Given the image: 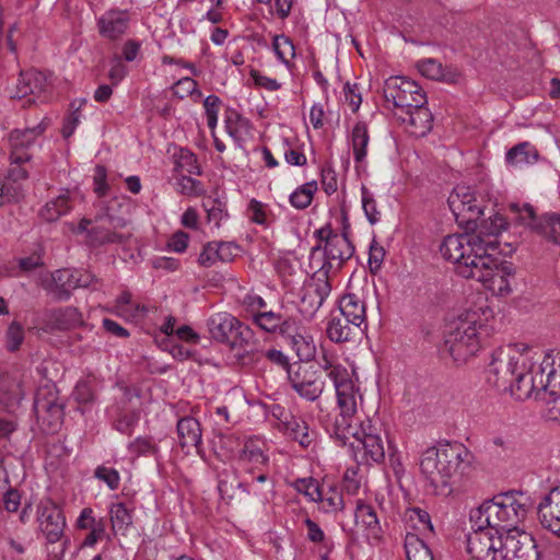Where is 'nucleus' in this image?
Masks as SVG:
<instances>
[{
    "label": "nucleus",
    "mask_w": 560,
    "mask_h": 560,
    "mask_svg": "<svg viewBox=\"0 0 560 560\" xmlns=\"http://www.w3.org/2000/svg\"><path fill=\"white\" fill-rule=\"evenodd\" d=\"M510 208L516 221L540 233L544 222L536 217L535 210L530 205L525 203L520 207L518 205L512 203Z\"/></svg>",
    "instance_id": "obj_46"
},
{
    "label": "nucleus",
    "mask_w": 560,
    "mask_h": 560,
    "mask_svg": "<svg viewBox=\"0 0 560 560\" xmlns=\"http://www.w3.org/2000/svg\"><path fill=\"white\" fill-rule=\"evenodd\" d=\"M69 277H72V270L59 269L51 275V281L45 284V290L52 295L56 301H67L70 299L68 283Z\"/></svg>",
    "instance_id": "obj_37"
},
{
    "label": "nucleus",
    "mask_w": 560,
    "mask_h": 560,
    "mask_svg": "<svg viewBox=\"0 0 560 560\" xmlns=\"http://www.w3.org/2000/svg\"><path fill=\"white\" fill-rule=\"evenodd\" d=\"M481 328V325L477 326L475 313L460 316L450 325L445 334L444 351L448 352L455 362H466L480 348Z\"/></svg>",
    "instance_id": "obj_6"
},
{
    "label": "nucleus",
    "mask_w": 560,
    "mask_h": 560,
    "mask_svg": "<svg viewBox=\"0 0 560 560\" xmlns=\"http://www.w3.org/2000/svg\"><path fill=\"white\" fill-rule=\"evenodd\" d=\"M540 233L550 242L560 246V214L545 218Z\"/></svg>",
    "instance_id": "obj_54"
},
{
    "label": "nucleus",
    "mask_w": 560,
    "mask_h": 560,
    "mask_svg": "<svg viewBox=\"0 0 560 560\" xmlns=\"http://www.w3.org/2000/svg\"><path fill=\"white\" fill-rule=\"evenodd\" d=\"M48 121L43 119L34 127L25 129H15L10 133V142L14 150L28 148L34 143L36 138L40 136L47 128Z\"/></svg>",
    "instance_id": "obj_38"
},
{
    "label": "nucleus",
    "mask_w": 560,
    "mask_h": 560,
    "mask_svg": "<svg viewBox=\"0 0 560 560\" xmlns=\"http://www.w3.org/2000/svg\"><path fill=\"white\" fill-rule=\"evenodd\" d=\"M222 102L219 96L211 94L203 101V107L207 115V125L213 130L218 124V114Z\"/></svg>",
    "instance_id": "obj_58"
},
{
    "label": "nucleus",
    "mask_w": 560,
    "mask_h": 560,
    "mask_svg": "<svg viewBox=\"0 0 560 560\" xmlns=\"http://www.w3.org/2000/svg\"><path fill=\"white\" fill-rule=\"evenodd\" d=\"M361 192H362V207H363L365 217L371 224H375L380 221V211L376 208V201L365 186H362Z\"/></svg>",
    "instance_id": "obj_59"
},
{
    "label": "nucleus",
    "mask_w": 560,
    "mask_h": 560,
    "mask_svg": "<svg viewBox=\"0 0 560 560\" xmlns=\"http://www.w3.org/2000/svg\"><path fill=\"white\" fill-rule=\"evenodd\" d=\"M65 404L60 400L55 385H45L37 389L33 409L42 430L56 433L63 421Z\"/></svg>",
    "instance_id": "obj_9"
},
{
    "label": "nucleus",
    "mask_w": 560,
    "mask_h": 560,
    "mask_svg": "<svg viewBox=\"0 0 560 560\" xmlns=\"http://www.w3.org/2000/svg\"><path fill=\"white\" fill-rule=\"evenodd\" d=\"M140 420L139 411L132 410L130 412L121 413L114 422V428L121 434L130 436L133 433L135 427Z\"/></svg>",
    "instance_id": "obj_55"
},
{
    "label": "nucleus",
    "mask_w": 560,
    "mask_h": 560,
    "mask_svg": "<svg viewBox=\"0 0 560 560\" xmlns=\"http://www.w3.org/2000/svg\"><path fill=\"white\" fill-rule=\"evenodd\" d=\"M126 224V219L112 213L110 207L102 208L94 217V225L89 230L86 244L91 247L124 244L129 236L117 230L125 228Z\"/></svg>",
    "instance_id": "obj_11"
},
{
    "label": "nucleus",
    "mask_w": 560,
    "mask_h": 560,
    "mask_svg": "<svg viewBox=\"0 0 560 560\" xmlns=\"http://www.w3.org/2000/svg\"><path fill=\"white\" fill-rule=\"evenodd\" d=\"M324 362L322 366L327 371V376L334 383L337 404L340 409V412L326 430L341 446L349 445L354 450L365 424V419L361 420L355 417L358 400H361L362 396L346 368L341 364H334L326 358H324Z\"/></svg>",
    "instance_id": "obj_2"
},
{
    "label": "nucleus",
    "mask_w": 560,
    "mask_h": 560,
    "mask_svg": "<svg viewBox=\"0 0 560 560\" xmlns=\"http://www.w3.org/2000/svg\"><path fill=\"white\" fill-rule=\"evenodd\" d=\"M272 48L277 58L284 65H289V59L295 56L294 45L285 35H276L273 37Z\"/></svg>",
    "instance_id": "obj_49"
},
{
    "label": "nucleus",
    "mask_w": 560,
    "mask_h": 560,
    "mask_svg": "<svg viewBox=\"0 0 560 560\" xmlns=\"http://www.w3.org/2000/svg\"><path fill=\"white\" fill-rule=\"evenodd\" d=\"M86 103L85 98H81L79 101H74L71 103V113L65 118V122L62 126V136L65 138H69L73 135L77 126L80 122V109Z\"/></svg>",
    "instance_id": "obj_51"
},
{
    "label": "nucleus",
    "mask_w": 560,
    "mask_h": 560,
    "mask_svg": "<svg viewBox=\"0 0 560 560\" xmlns=\"http://www.w3.org/2000/svg\"><path fill=\"white\" fill-rule=\"evenodd\" d=\"M75 528L79 530H89L88 535L81 542V548L93 547L106 536L105 518H96L91 508H84L81 510L75 521Z\"/></svg>",
    "instance_id": "obj_24"
},
{
    "label": "nucleus",
    "mask_w": 560,
    "mask_h": 560,
    "mask_svg": "<svg viewBox=\"0 0 560 560\" xmlns=\"http://www.w3.org/2000/svg\"><path fill=\"white\" fill-rule=\"evenodd\" d=\"M538 159V150L527 141L514 145L505 154L506 163L514 167L535 164Z\"/></svg>",
    "instance_id": "obj_34"
},
{
    "label": "nucleus",
    "mask_w": 560,
    "mask_h": 560,
    "mask_svg": "<svg viewBox=\"0 0 560 560\" xmlns=\"http://www.w3.org/2000/svg\"><path fill=\"white\" fill-rule=\"evenodd\" d=\"M211 337L225 343L232 351L238 365L247 366L254 361V352L248 349L254 340L253 329L229 313H218L207 320Z\"/></svg>",
    "instance_id": "obj_4"
},
{
    "label": "nucleus",
    "mask_w": 560,
    "mask_h": 560,
    "mask_svg": "<svg viewBox=\"0 0 560 560\" xmlns=\"http://www.w3.org/2000/svg\"><path fill=\"white\" fill-rule=\"evenodd\" d=\"M318 186L316 180L307 182L298 187L289 197L292 207L299 210L306 209L313 200Z\"/></svg>",
    "instance_id": "obj_45"
},
{
    "label": "nucleus",
    "mask_w": 560,
    "mask_h": 560,
    "mask_svg": "<svg viewBox=\"0 0 560 560\" xmlns=\"http://www.w3.org/2000/svg\"><path fill=\"white\" fill-rule=\"evenodd\" d=\"M491 243H485L479 236L472 234H451L444 237L440 252L442 256L455 265V270L460 276V267L467 265L472 268V260L477 257H482V250L486 249Z\"/></svg>",
    "instance_id": "obj_8"
},
{
    "label": "nucleus",
    "mask_w": 560,
    "mask_h": 560,
    "mask_svg": "<svg viewBox=\"0 0 560 560\" xmlns=\"http://www.w3.org/2000/svg\"><path fill=\"white\" fill-rule=\"evenodd\" d=\"M238 460L244 466L252 465V468L248 469L252 475L255 470H260L261 467H267L269 464V457L252 441L244 444L240 451Z\"/></svg>",
    "instance_id": "obj_36"
},
{
    "label": "nucleus",
    "mask_w": 560,
    "mask_h": 560,
    "mask_svg": "<svg viewBox=\"0 0 560 560\" xmlns=\"http://www.w3.org/2000/svg\"><path fill=\"white\" fill-rule=\"evenodd\" d=\"M528 497L521 491H506L485 500L478 508L469 513L470 523L479 528L492 527L498 533L518 528L528 512Z\"/></svg>",
    "instance_id": "obj_3"
},
{
    "label": "nucleus",
    "mask_w": 560,
    "mask_h": 560,
    "mask_svg": "<svg viewBox=\"0 0 560 560\" xmlns=\"http://www.w3.org/2000/svg\"><path fill=\"white\" fill-rule=\"evenodd\" d=\"M471 529L466 539L469 560H500L505 533H498L492 527L479 528L475 523H471Z\"/></svg>",
    "instance_id": "obj_10"
},
{
    "label": "nucleus",
    "mask_w": 560,
    "mask_h": 560,
    "mask_svg": "<svg viewBox=\"0 0 560 560\" xmlns=\"http://www.w3.org/2000/svg\"><path fill=\"white\" fill-rule=\"evenodd\" d=\"M383 95L387 104L407 112L427 103L425 94L421 88L410 80L401 77H390L384 83Z\"/></svg>",
    "instance_id": "obj_12"
},
{
    "label": "nucleus",
    "mask_w": 560,
    "mask_h": 560,
    "mask_svg": "<svg viewBox=\"0 0 560 560\" xmlns=\"http://www.w3.org/2000/svg\"><path fill=\"white\" fill-rule=\"evenodd\" d=\"M539 392L537 398L546 405V417L551 421L560 420V373L556 368L544 370L539 366Z\"/></svg>",
    "instance_id": "obj_15"
},
{
    "label": "nucleus",
    "mask_w": 560,
    "mask_h": 560,
    "mask_svg": "<svg viewBox=\"0 0 560 560\" xmlns=\"http://www.w3.org/2000/svg\"><path fill=\"white\" fill-rule=\"evenodd\" d=\"M500 560H540L535 538L527 532L514 528L505 532Z\"/></svg>",
    "instance_id": "obj_14"
},
{
    "label": "nucleus",
    "mask_w": 560,
    "mask_h": 560,
    "mask_svg": "<svg viewBox=\"0 0 560 560\" xmlns=\"http://www.w3.org/2000/svg\"><path fill=\"white\" fill-rule=\"evenodd\" d=\"M475 455L462 443L445 442L424 450L420 471L436 494L448 495L452 485L472 469Z\"/></svg>",
    "instance_id": "obj_1"
},
{
    "label": "nucleus",
    "mask_w": 560,
    "mask_h": 560,
    "mask_svg": "<svg viewBox=\"0 0 560 560\" xmlns=\"http://www.w3.org/2000/svg\"><path fill=\"white\" fill-rule=\"evenodd\" d=\"M406 117H402V121L415 127L419 133L424 135L432 128V114L429 108L424 107V104H420L417 108H411L405 112Z\"/></svg>",
    "instance_id": "obj_41"
},
{
    "label": "nucleus",
    "mask_w": 560,
    "mask_h": 560,
    "mask_svg": "<svg viewBox=\"0 0 560 560\" xmlns=\"http://www.w3.org/2000/svg\"><path fill=\"white\" fill-rule=\"evenodd\" d=\"M36 521L47 544H56L65 537L66 517L52 500L40 501L36 510Z\"/></svg>",
    "instance_id": "obj_13"
},
{
    "label": "nucleus",
    "mask_w": 560,
    "mask_h": 560,
    "mask_svg": "<svg viewBox=\"0 0 560 560\" xmlns=\"http://www.w3.org/2000/svg\"><path fill=\"white\" fill-rule=\"evenodd\" d=\"M288 346L295 352L300 361H312L316 354V346L313 337L306 334L305 328L296 318L295 329L282 337Z\"/></svg>",
    "instance_id": "obj_26"
},
{
    "label": "nucleus",
    "mask_w": 560,
    "mask_h": 560,
    "mask_svg": "<svg viewBox=\"0 0 560 560\" xmlns=\"http://www.w3.org/2000/svg\"><path fill=\"white\" fill-rule=\"evenodd\" d=\"M499 254L482 255L477 257L468 268L460 267V277L481 282L483 287L495 295H508L511 291V279L514 278L513 264L498 256Z\"/></svg>",
    "instance_id": "obj_5"
},
{
    "label": "nucleus",
    "mask_w": 560,
    "mask_h": 560,
    "mask_svg": "<svg viewBox=\"0 0 560 560\" xmlns=\"http://www.w3.org/2000/svg\"><path fill=\"white\" fill-rule=\"evenodd\" d=\"M345 102L350 106L353 113H357L362 103V96L357 83L347 82L343 86Z\"/></svg>",
    "instance_id": "obj_64"
},
{
    "label": "nucleus",
    "mask_w": 560,
    "mask_h": 560,
    "mask_svg": "<svg viewBox=\"0 0 560 560\" xmlns=\"http://www.w3.org/2000/svg\"><path fill=\"white\" fill-rule=\"evenodd\" d=\"M317 502L323 504V510L326 513H336L345 508L342 493L335 487L328 489L322 488L320 499Z\"/></svg>",
    "instance_id": "obj_47"
},
{
    "label": "nucleus",
    "mask_w": 560,
    "mask_h": 560,
    "mask_svg": "<svg viewBox=\"0 0 560 560\" xmlns=\"http://www.w3.org/2000/svg\"><path fill=\"white\" fill-rule=\"evenodd\" d=\"M176 429L180 447L194 446L201 454L202 432L199 421L192 417H184L178 420Z\"/></svg>",
    "instance_id": "obj_31"
},
{
    "label": "nucleus",
    "mask_w": 560,
    "mask_h": 560,
    "mask_svg": "<svg viewBox=\"0 0 560 560\" xmlns=\"http://www.w3.org/2000/svg\"><path fill=\"white\" fill-rule=\"evenodd\" d=\"M226 132L235 140H242V129L247 128L248 121L236 112H230L225 115Z\"/></svg>",
    "instance_id": "obj_50"
},
{
    "label": "nucleus",
    "mask_w": 560,
    "mask_h": 560,
    "mask_svg": "<svg viewBox=\"0 0 560 560\" xmlns=\"http://www.w3.org/2000/svg\"><path fill=\"white\" fill-rule=\"evenodd\" d=\"M47 79L44 73L37 70L21 71L15 85L11 92L13 98H24L28 95H36L46 89Z\"/></svg>",
    "instance_id": "obj_30"
},
{
    "label": "nucleus",
    "mask_w": 560,
    "mask_h": 560,
    "mask_svg": "<svg viewBox=\"0 0 560 560\" xmlns=\"http://www.w3.org/2000/svg\"><path fill=\"white\" fill-rule=\"evenodd\" d=\"M526 351L528 347L524 345H509L494 350L487 370L488 382L506 392L513 386L517 371L523 370V364L528 361Z\"/></svg>",
    "instance_id": "obj_7"
},
{
    "label": "nucleus",
    "mask_w": 560,
    "mask_h": 560,
    "mask_svg": "<svg viewBox=\"0 0 560 560\" xmlns=\"http://www.w3.org/2000/svg\"><path fill=\"white\" fill-rule=\"evenodd\" d=\"M331 291L329 281H319L304 290L300 303L301 314L312 319Z\"/></svg>",
    "instance_id": "obj_27"
},
{
    "label": "nucleus",
    "mask_w": 560,
    "mask_h": 560,
    "mask_svg": "<svg viewBox=\"0 0 560 560\" xmlns=\"http://www.w3.org/2000/svg\"><path fill=\"white\" fill-rule=\"evenodd\" d=\"M273 415L278 417V429L291 440L296 441L302 447H308L314 439L315 432L311 431L308 424L302 418L285 413L280 407L275 408Z\"/></svg>",
    "instance_id": "obj_19"
},
{
    "label": "nucleus",
    "mask_w": 560,
    "mask_h": 560,
    "mask_svg": "<svg viewBox=\"0 0 560 560\" xmlns=\"http://www.w3.org/2000/svg\"><path fill=\"white\" fill-rule=\"evenodd\" d=\"M173 93L179 98H184L194 93L201 95V92L197 90V82L191 78H183L178 80L173 86Z\"/></svg>",
    "instance_id": "obj_63"
},
{
    "label": "nucleus",
    "mask_w": 560,
    "mask_h": 560,
    "mask_svg": "<svg viewBox=\"0 0 560 560\" xmlns=\"http://www.w3.org/2000/svg\"><path fill=\"white\" fill-rule=\"evenodd\" d=\"M296 317L281 311H265L253 316V324L271 335L283 337L295 329Z\"/></svg>",
    "instance_id": "obj_22"
},
{
    "label": "nucleus",
    "mask_w": 560,
    "mask_h": 560,
    "mask_svg": "<svg viewBox=\"0 0 560 560\" xmlns=\"http://www.w3.org/2000/svg\"><path fill=\"white\" fill-rule=\"evenodd\" d=\"M324 255L327 259H336V270H339L342 265L349 260L354 254V246L350 238L340 237L339 234L332 236L329 244L325 245Z\"/></svg>",
    "instance_id": "obj_33"
},
{
    "label": "nucleus",
    "mask_w": 560,
    "mask_h": 560,
    "mask_svg": "<svg viewBox=\"0 0 560 560\" xmlns=\"http://www.w3.org/2000/svg\"><path fill=\"white\" fill-rule=\"evenodd\" d=\"M322 488L317 480L313 478L299 479L295 482V489L313 502H317V499H320Z\"/></svg>",
    "instance_id": "obj_57"
},
{
    "label": "nucleus",
    "mask_w": 560,
    "mask_h": 560,
    "mask_svg": "<svg viewBox=\"0 0 560 560\" xmlns=\"http://www.w3.org/2000/svg\"><path fill=\"white\" fill-rule=\"evenodd\" d=\"M527 361L523 364V370L520 369L515 375V382L513 386L509 387L511 395L516 399L524 400L527 398H537V392H539V370L533 374L528 371Z\"/></svg>",
    "instance_id": "obj_28"
},
{
    "label": "nucleus",
    "mask_w": 560,
    "mask_h": 560,
    "mask_svg": "<svg viewBox=\"0 0 560 560\" xmlns=\"http://www.w3.org/2000/svg\"><path fill=\"white\" fill-rule=\"evenodd\" d=\"M362 430V435L355 446V448L363 451L362 460L369 465L372 463H383L386 450L381 427L374 423L370 418H366Z\"/></svg>",
    "instance_id": "obj_18"
},
{
    "label": "nucleus",
    "mask_w": 560,
    "mask_h": 560,
    "mask_svg": "<svg viewBox=\"0 0 560 560\" xmlns=\"http://www.w3.org/2000/svg\"><path fill=\"white\" fill-rule=\"evenodd\" d=\"M339 314L368 327L365 302L354 293H347L339 300Z\"/></svg>",
    "instance_id": "obj_32"
},
{
    "label": "nucleus",
    "mask_w": 560,
    "mask_h": 560,
    "mask_svg": "<svg viewBox=\"0 0 560 560\" xmlns=\"http://www.w3.org/2000/svg\"><path fill=\"white\" fill-rule=\"evenodd\" d=\"M71 210V205L67 195H60L48 201L40 210V217L47 222L57 221L60 217Z\"/></svg>",
    "instance_id": "obj_43"
},
{
    "label": "nucleus",
    "mask_w": 560,
    "mask_h": 560,
    "mask_svg": "<svg viewBox=\"0 0 560 560\" xmlns=\"http://www.w3.org/2000/svg\"><path fill=\"white\" fill-rule=\"evenodd\" d=\"M417 69L423 77L431 80H440L443 77L442 65L432 58L419 60Z\"/></svg>",
    "instance_id": "obj_60"
},
{
    "label": "nucleus",
    "mask_w": 560,
    "mask_h": 560,
    "mask_svg": "<svg viewBox=\"0 0 560 560\" xmlns=\"http://www.w3.org/2000/svg\"><path fill=\"white\" fill-rule=\"evenodd\" d=\"M365 329V327L338 313L337 315L331 314L326 334L330 341L343 343L355 341L364 334Z\"/></svg>",
    "instance_id": "obj_23"
},
{
    "label": "nucleus",
    "mask_w": 560,
    "mask_h": 560,
    "mask_svg": "<svg viewBox=\"0 0 560 560\" xmlns=\"http://www.w3.org/2000/svg\"><path fill=\"white\" fill-rule=\"evenodd\" d=\"M45 318L47 326L54 330H69L84 324L81 312L73 306L49 310Z\"/></svg>",
    "instance_id": "obj_29"
},
{
    "label": "nucleus",
    "mask_w": 560,
    "mask_h": 560,
    "mask_svg": "<svg viewBox=\"0 0 560 560\" xmlns=\"http://www.w3.org/2000/svg\"><path fill=\"white\" fill-rule=\"evenodd\" d=\"M404 548L408 560H434L431 549L417 534L406 535Z\"/></svg>",
    "instance_id": "obj_40"
},
{
    "label": "nucleus",
    "mask_w": 560,
    "mask_h": 560,
    "mask_svg": "<svg viewBox=\"0 0 560 560\" xmlns=\"http://www.w3.org/2000/svg\"><path fill=\"white\" fill-rule=\"evenodd\" d=\"M128 452L135 456H156L159 453L158 445L150 436H138L130 441L127 445Z\"/></svg>",
    "instance_id": "obj_48"
},
{
    "label": "nucleus",
    "mask_w": 560,
    "mask_h": 560,
    "mask_svg": "<svg viewBox=\"0 0 560 560\" xmlns=\"http://www.w3.org/2000/svg\"><path fill=\"white\" fill-rule=\"evenodd\" d=\"M541 526L560 537V487H553L537 506Z\"/></svg>",
    "instance_id": "obj_21"
},
{
    "label": "nucleus",
    "mask_w": 560,
    "mask_h": 560,
    "mask_svg": "<svg viewBox=\"0 0 560 560\" xmlns=\"http://www.w3.org/2000/svg\"><path fill=\"white\" fill-rule=\"evenodd\" d=\"M476 231L471 233L479 236L485 243H491L486 249H481L483 255L500 254L498 236L508 226L506 219L501 214H494L488 220H483L479 225L474 223Z\"/></svg>",
    "instance_id": "obj_25"
},
{
    "label": "nucleus",
    "mask_w": 560,
    "mask_h": 560,
    "mask_svg": "<svg viewBox=\"0 0 560 560\" xmlns=\"http://www.w3.org/2000/svg\"><path fill=\"white\" fill-rule=\"evenodd\" d=\"M175 171L178 173H188L190 175H201V167L194 152L186 148H180L174 155Z\"/></svg>",
    "instance_id": "obj_42"
},
{
    "label": "nucleus",
    "mask_w": 560,
    "mask_h": 560,
    "mask_svg": "<svg viewBox=\"0 0 560 560\" xmlns=\"http://www.w3.org/2000/svg\"><path fill=\"white\" fill-rule=\"evenodd\" d=\"M109 516L114 530L125 533L132 525V513L122 502L110 505Z\"/></svg>",
    "instance_id": "obj_44"
},
{
    "label": "nucleus",
    "mask_w": 560,
    "mask_h": 560,
    "mask_svg": "<svg viewBox=\"0 0 560 560\" xmlns=\"http://www.w3.org/2000/svg\"><path fill=\"white\" fill-rule=\"evenodd\" d=\"M94 477L106 483L110 490H116L119 488L120 475L115 468L97 466L94 470Z\"/></svg>",
    "instance_id": "obj_56"
},
{
    "label": "nucleus",
    "mask_w": 560,
    "mask_h": 560,
    "mask_svg": "<svg viewBox=\"0 0 560 560\" xmlns=\"http://www.w3.org/2000/svg\"><path fill=\"white\" fill-rule=\"evenodd\" d=\"M288 380L292 388L304 399L316 400L324 390L325 382L322 374L312 366L298 364L296 369L289 372Z\"/></svg>",
    "instance_id": "obj_17"
},
{
    "label": "nucleus",
    "mask_w": 560,
    "mask_h": 560,
    "mask_svg": "<svg viewBox=\"0 0 560 560\" xmlns=\"http://www.w3.org/2000/svg\"><path fill=\"white\" fill-rule=\"evenodd\" d=\"M322 187L327 195H332L338 189L337 174L330 164H326L322 167Z\"/></svg>",
    "instance_id": "obj_62"
},
{
    "label": "nucleus",
    "mask_w": 560,
    "mask_h": 560,
    "mask_svg": "<svg viewBox=\"0 0 560 560\" xmlns=\"http://www.w3.org/2000/svg\"><path fill=\"white\" fill-rule=\"evenodd\" d=\"M24 341V329L23 326L16 322L13 320L7 331H5V345L7 349L10 352H15L20 349L21 345Z\"/></svg>",
    "instance_id": "obj_53"
},
{
    "label": "nucleus",
    "mask_w": 560,
    "mask_h": 560,
    "mask_svg": "<svg viewBox=\"0 0 560 560\" xmlns=\"http://www.w3.org/2000/svg\"><path fill=\"white\" fill-rule=\"evenodd\" d=\"M131 14L129 10L110 9L97 19V28L102 37L117 40L129 28Z\"/></svg>",
    "instance_id": "obj_20"
},
{
    "label": "nucleus",
    "mask_w": 560,
    "mask_h": 560,
    "mask_svg": "<svg viewBox=\"0 0 560 560\" xmlns=\"http://www.w3.org/2000/svg\"><path fill=\"white\" fill-rule=\"evenodd\" d=\"M354 518L357 526H361L375 538L380 537V521L376 515V511L372 505L359 500L355 506Z\"/></svg>",
    "instance_id": "obj_35"
},
{
    "label": "nucleus",
    "mask_w": 560,
    "mask_h": 560,
    "mask_svg": "<svg viewBox=\"0 0 560 560\" xmlns=\"http://www.w3.org/2000/svg\"><path fill=\"white\" fill-rule=\"evenodd\" d=\"M262 355L268 362L285 371L288 376L289 372H292V365L290 363V360L288 355H285L281 350L275 348L267 349L262 351Z\"/></svg>",
    "instance_id": "obj_61"
},
{
    "label": "nucleus",
    "mask_w": 560,
    "mask_h": 560,
    "mask_svg": "<svg viewBox=\"0 0 560 560\" xmlns=\"http://www.w3.org/2000/svg\"><path fill=\"white\" fill-rule=\"evenodd\" d=\"M175 187L178 192L187 196H201L205 192L203 185L200 180L185 175L176 179Z\"/></svg>",
    "instance_id": "obj_52"
},
{
    "label": "nucleus",
    "mask_w": 560,
    "mask_h": 560,
    "mask_svg": "<svg viewBox=\"0 0 560 560\" xmlns=\"http://www.w3.org/2000/svg\"><path fill=\"white\" fill-rule=\"evenodd\" d=\"M351 145L353 150V158L357 163H362L368 154V144L370 136L368 126L364 121H358L351 132Z\"/></svg>",
    "instance_id": "obj_39"
},
{
    "label": "nucleus",
    "mask_w": 560,
    "mask_h": 560,
    "mask_svg": "<svg viewBox=\"0 0 560 560\" xmlns=\"http://www.w3.org/2000/svg\"><path fill=\"white\" fill-rule=\"evenodd\" d=\"M447 203L459 224L476 223L483 214L481 207L477 203L476 196L465 186L454 188Z\"/></svg>",
    "instance_id": "obj_16"
}]
</instances>
